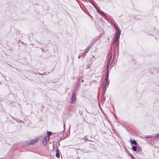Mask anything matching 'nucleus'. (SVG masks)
Returning a JSON list of instances; mask_svg holds the SVG:
<instances>
[{
    "label": "nucleus",
    "mask_w": 159,
    "mask_h": 159,
    "mask_svg": "<svg viewBox=\"0 0 159 159\" xmlns=\"http://www.w3.org/2000/svg\"><path fill=\"white\" fill-rule=\"evenodd\" d=\"M49 140V136H45L43 140V144L44 145V146H46L47 143L48 142Z\"/></svg>",
    "instance_id": "1"
},
{
    "label": "nucleus",
    "mask_w": 159,
    "mask_h": 159,
    "mask_svg": "<svg viewBox=\"0 0 159 159\" xmlns=\"http://www.w3.org/2000/svg\"><path fill=\"white\" fill-rule=\"evenodd\" d=\"M76 101V95L74 93H73L71 100V103H73Z\"/></svg>",
    "instance_id": "2"
},
{
    "label": "nucleus",
    "mask_w": 159,
    "mask_h": 159,
    "mask_svg": "<svg viewBox=\"0 0 159 159\" xmlns=\"http://www.w3.org/2000/svg\"><path fill=\"white\" fill-rule=\"evenodd\" d=\"M116 35L115 38H119L120 34V30H117V32L116 33Z\"/></svg>",
    "instance_id": "3"
},
{
    "label": "nucleus",
    "mask_w": 159,
    "mask_h": 159,
    "mask_svg": "<svg viewBox=\"0 0 159 159\" xmlns=\"http://www.w3.org/2000/svg\"><path fill=\"white\" fill-rule=\"evenodd\" d=\"M115 55H114L113 56V58L112 59V60H111V58H112V54H111V57L110 58V59H109V65H111L113 62V61L114 60V59L115 58Z\"/></svg>",
    "instance_id": "4"
},
{
    "label": "nucleus",
    "mask_w": 159,
    "mask_h": 159,
    "mask_svg": "<svg viewBox=\"0 0 159 159\" xmlns=\"http://www.w3.org/2000/svg\"><path fill=\"white\" fill-rule=\"evenodd\" d=\"M37 142V140H35V139L32 140L28 144V145H33L34 143H35L36 142Z\"/></svg>",
    "instance_id": "5"
},
{
    "label": "nucleus",
    "mask_w": 159,
    "mask_h": 159,
    "mask_svg": "<svg viewBox=\"0 0 159 159\" xmlns=\"http://www.w3.org/2000/svg\"><path fill=\"white\" fill-rule=\"evenodd\" d=\"M130 143H131L132 144H134L136 146L138 144V143H137V142H136V141L135 140H132L130 139Z\"/></svg>",
    "instance_id": "6"
},
{
    "label": "nucleus",
    "mask_w": 159,
    "mask_h": 159,
    "mask_svg": "<svg viewBox=\"0 0 159 159\" xmlns=\"http://www.w3.org/2000/svg\"><path fill=\"white\" fill-rule=\"evenodd\" d=\"M56 157L58 158L60 157V154L59 152V151L58 150H56Z\"/></svg>",
    "instance_id": "7"
},
{
    "label": "nucleus",
    "mask_w": 159,
    "mask_h": 159,
    "mask_svg": "<svg viewBox=\"0 0 159 159\" xmlns=\"http://www.w3.org/2000/svg\"><path fill=\"white\" fill-rule=\"evenodd\" d=\"M119 38H115V40H114V41L113 42V43H115V42H116V44H117V42H118L119 41Z\"/></svg>",
    "instance_id": "8"
},
{
    "label": "nucleus",
    "mask_w": 159,
    "mask_h": 159,
    "mask_svg": "<svg viewBox=\"0 0 159 159\" xmlns=\"http://www.w3.org/2000/svg\"><path fill=\"white\" fill-rule=\"evenodd\" d=\"M91 48V46H89L85 50V52H87L90 50Z\"/></svg>",
    "instance_id": "9"
},
{
    "label": "nucleus",
    "mask_w": 159,
    "mask_h": 159,
    "mask_svg": "<svg viewBox=\"0 0 159 159\" xmlns=\"http://www.w3.org/2000/svg\"><path fill=\"white\" fill-rule=\"evenodd\" d=\"M102 88L103 90H104V91L105 92L106 90V85H103Z\"/></svg>",
    "instance_id": "10"
},
{
    "label": "nucleus",
    "mask_w": 159,
    "mask_h": 159,
    "mask_svg": "<svg viewBox=\"0 0 159 159\" xmlns=\"http://www.w3.org/2000/svg\"><path fill=\"white\" fill-rule=\"evenodd\" d=\"M132 149L134 151H136L137 149V148L136 146H134L132 147Z\"/></svg>",
    "instance_id": "11"
},
{
    "label": "nucleus",
    "mask_w": 159,
    "mask_h": 159,
    "mask_svg": "<svg viewBox=\"0 0 159 159\" xmlns=\"http://www.w3.org/2000/svg\"><path fill=\"white\" fill-rule=\"evenodd\" d=\"M90 1L91 3L94 6V7L97 9V10H98V7L96 6V5L94 4L92 2L91 0Z\"/></svg>",
    "instance_id": "12"
},
{
    "label": "nucleus",
    "mask_w": 159,
    "mask_h": 159,
    "mask_svg": "<svg viewBox=\"0 0 159 159\" xmlns=\"http://www.w3.org/2000/svg\"><path fill=\"white\" fill-rule=\"evenodd\" d=\"M100 13L102 14V15H104V16H105V14L102 11H100L98 9V10H97Z\"/></svg>",
    "instance_id": "13"
},
{
    "label": "nucleus",
    "mask_w": 159,
    "mask_h": 159,
    "mask_svg": "<svg viewBox=\"0 0 159 159\" xmlns=\"http://www.w3.org/2000/svg\"><path fill=\"white\" fill-rule=\"evenodd\" d=\"M52 134V133L51 132H48L47 133V134L48 136H49H49L51 135Z\"/></svg>",
    "instance_id": "14"
},
{
    "label": "nucleus",
    "mask_w": 159,
    "mask_h": 159,
    "mask_svg": "<svg viewBox=\"0 0 159 159\" xmlns=\"http://www.w3.org/2000/svg\"><path fill=\"white\" fill-rule=\"evenodd\" d=\"M107 81L104 80L103 82V85H106Z\"/></svg>",
    "instance_id": "15"
},
{
    "label": "nucleus",
    "mask_w": 159,
    "mask_h": 159,
    "mask_svg": "<svg viewBox=\"0 0 159 159\" xmlns=\"http://www.w3.org/2000/svg\"><path fill=\"white\" fill-rule=\"evenodd\" d=\"M87 52H83L82 53V55L83 56H85L86 55V53H87Z\"/></svg>",
    "instance_id": "16"
},
{
    "label": "nucleus",
    "mask_w": 159,
    "mask_h": 159,
    "mask_svg": "<svg viewBox=\"0 0 159 159\" xmlns=\"http://www.w3.org/2000/svg\"><path fill=\"white\" fill-rule=\"evenodd\" d=\"M108 77L106 76L104 80L107 81L108 79Z\"/></svg>",
    "instance_id": "17"
},
{
    "label": "nucleus",
    "mask_w": 159,
    "mask_h": 159,
    "mask_svg": "<svg viewBox=\"0 0 159 159\" xmlns=\"http://www.w3.org/2000/svg\"><path fill=\"white\" fill-rule=\"evenodd\" d=\"M156 137L159 139V134H157L156 136Z\"/></svg>",
    "instance_id": "18"
},
{
    "label": "nucleus",
    "mask_w": 159,
    "mask_h": 159,
    "mask_svg": "<svg viewBox=\"0 0 159 159\" xmlns=\"http://www.w3.org/2000/svg\"><path fill=\"white\" fill-rule=\"evenodd\" d=\"M114 26H115V27L116 29L117 30H120L117 27H116L115 25H114Z\"/></svg>",
    "instance_id": "19"
},
{
    "label": "nucleus",
    "mask_w": 159,
    "mask_h": 159,
    "mask_svg": "<svg viewBox=\"0 0 159 159\" xmlns=\"http://www.w3.org/2000/svg\"><path fill=\"white\" fill-rule=\"evenodd\" d=\"M65 124H64V125H63V128H64V130L63 131H65Z\"/></svg>",
    "instance_id": "20"
},
{
    "label": "nucleus",
    "mask_w": 159,
    "mask_h": 159,
    "mask_svg": "<svg viewBox=\"0 0 159 159\" xmlns=\"http://www.w3.org/2000/svg\"><path fill=\"white\" fill-rule=\"evenodd\" d=\"M47 75V74H46L45 73L40 74V75Z\"/></svg>",
    "instance_id": "21"
},
{
    "label": "nucleus",
    "mask_w": 159,
    "mask_h": 159,
    "mask_svg": "<svg viewBox=\"0 0 159 159\" xmlns=\"http://www.w3.org/2000/svg\"><path fill=\"white\" fill-rule=\"evenodd\" d=\"M107 74H108V68L107 67Z\"/></svg>",
    "instance_id": "22"
},
{
    "label": "nucleus",
    "mask_w": 159,
    "mask_h": 159,
    "mask_svg": "<svg viewBox=\"0 0 159 159\" xmlns=\"http://www.w3.org/2000/svg\"><path fill=\"white\" fill-rule=\"evenodd\" d=\"M106 76L108 77V74H106Z\"/></svg>",
    "instance_id": "23"
},
{
    "label": "nucleus",
    "mask_w": 159,
    "mask_h": 159,
    "mask_svg": "<svg viewBox=\"0 0 159 159\" xmlns=\"http://www.w3.org/2000/svg\"><path fill=\"white\" fill-rule=\"evenodd\" d=\"M38 74L39 75H40V73H38Z\"/></svg>",
    "instance_id": "24"
},
{
    "label": "nucleus",
    "mask_w": 159,
    "mask_h": 159,
    "mask_svg": "<svg viewBox=\"0 0 159 159\" xmlns=\"http://www.w3.org/2000/svg\"><path fill=\"white\" fill-rule=\"evenodd\" d=\"M82 82H84V80H82Z\"/></svg>",
    "instance_id": "25"
},
{
    "label": "nucleus",
    "mask_w": 159,
    "mask_h": 159,
    "mask_svg": "<svg viewBox=\"0 0 159 159\" xmlns=\"http://www.w3.org/2000/svg\"><path fill=\"white\" fill-rule=\"evenodd\" d=\"M78 58H79V59H80V56L78 57Z\"/></svg>",
    "instance_id": "26"
},
{
    "label": "nucleus",
    "mask_w": 159,
    "mask_h": 159,
    "mask_svg": "<svg viewBox=\"0 0 159 159\" xmlns=\"http://www.w3.org/2000/svg\"><path fill=\"white\" fill-rule=\"evenodd\" d=\"M133 159H135L134 157H133Z\"/></svg>",
    "instance_id": "27"
}]
</instances>
